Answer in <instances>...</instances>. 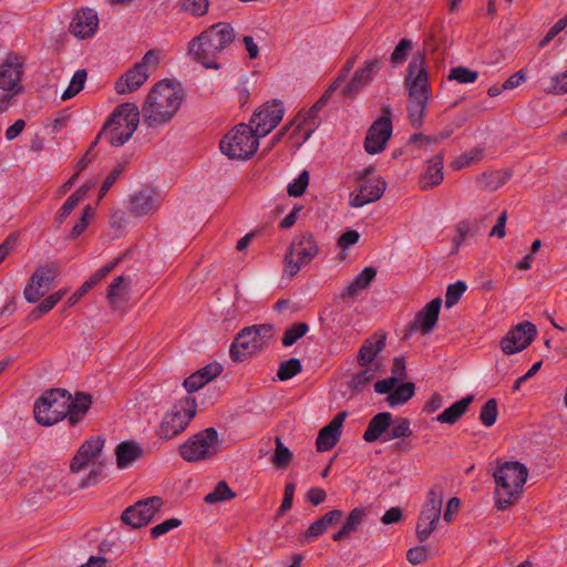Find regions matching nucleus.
<instances>
[{
    "instance_id": "1",
    "label": "nucleus",
    "mask_w": 567,
    "mask_h": 567,
    "mask_svg": "<svg viewBox=\"0 0 567 567\" xmlns=\"http://www.w3.org/2000/svg\"><path fill=\"white\" fill-rule=\"evenodd\" d=\"M404 84L409 93L408 118L412 127L421 128L424 124L427 104L433 99L429 72L425 66V54L420 53L409 63Z\"/></svg>"
},
{
    "instance_id": "2",
    "label": "nucleus",
    "mask_w": 567,
    "mask_h": 567,
    "mask_svg": "<svg viewBox=\"0 0 567 567\" xmlns=\"http://www.w3.org/2000/svg\"><path fill=\"white\" fill-rule=\"evenodd\" d=\"M184 99L183 90L169 80L156 83L142 107L144 122L147 126L167 123L179 110Z\"/></svg>"
},
{
    "instance_id": "3",
    "label": "nucleus",
    "mask_w": 567,
    "mask_h": 567,
    "mask_svg": "<svg viewBox=\"0 0 567 567\" xmlns=\"http://www.w3.org/2000/svg\"><path fill=\"white\" fill-rule=\"evenodd\" d=\"M235 38V30L230 23L217 22L189 42L188 52L205 68L218 69V54L228 48Z\"/></svg>"
},
{
    "instance_id": "4",
    "label": "nucleus",
    "mask_w": 567,
    "mask_h": 567,
    "mask_svg": "<svg viewBox=\"0 0 567 567\" xmlns=\"http://www.w3.org/2000/svg\"><path fill=\"white\" fill-rule=\"evenodd\" d=\"M495 482V506L505 511L515 505L522 496L528 477V468L518 461L496 460L493 471Z\"/></svg>"
},
{
    "instance_id": "5",
    "label": "nucleus",
    "mask_w": 567,
    "mask_h": 567,
    "mask_svg": "<svg viewBox=\"0 0 567 567\" xmlns=\"http://www.w3.org/2000/svg\"><path fill=\"white\" fill-rule=\"evenodd\" d=\"M275 327L271 323L252 324L243 328L235 337L229 354L233 361L241 362L268 347L274 338Z\"/></svg>"
},
{
    "instance_id": "6",
    "label": "nucleus",
    "mask_w": 567,
    "mask_h": 567,
    "mask_svg": "<svg viewBox=\"0 0 567 567\" xmlns=\"http://www.w3.org/2000/svg\"><path fill=\"white\" fill-rule=\"evenodd\" d=\"M260 137L250 124L240 123L220 140L219 148L228 158L248 159L256 153Z\"/></svg>"
},
{
    "instance_id": "7",
    "label": "nucleus",
    "mask_w": 567,
    "mask_h": 567,
    "mask_svg": "<svg viewBox=\"0 0 567 567\" xmlns=\"http://www.w3.org/2000/svg\"><path fill=\"white\" fill-rule=\"evenodd\" d=\"M70 398L71 393L65 389L54 388L44 391L34 403V419L44 426H51L66 419Z\"/></svg>"
},
{
    "instance_id": "8",
    "label": "nucleus",
    "mask_w": 567,
    "mask_h": 567,
    "mask_svg": "<svg viewBox=\"0 0 567 567\" xmlns=\"http://www.w3.org/2000/svg\"><path fill=\"white\" fill-rule=\"evenodd\" d=\"M196 399L185 396L178 400L169 411H167L156 429V435L163 440H171L183 433L189 422L196 415Z\"/></svg>"
},
{
    "instance_id": "9",
    "label": "nucleus",
    "mask_w": 567,
    "mask_h": 567,
    "mask_svg": "<svg viewBox=\"0 0 567 567\" xmlns=\"http://www.w3.org/2000/svg\"><path fill=\"white\" fill-rule=\"evenodd\" d=\"M319 254V246L311 233L298 235L285 255L284 272L288 277L296 276L300 268L309 265Z\"/></svg>"
},
{
    "instance_id": "10",
    "label": "nucleus",
    "mask_w": 567,
    "mask_h": 567,
    "mask_svg": "<svg viewBox=\"0 0 567 567\" xmlns=\"http://www.w3.org/2000/svg\"><path fill=\"white\" fill-rule=\"evenodd\" d=\"M120 111L115 122L109 132L103 135L112 146H122L136 131L140 123V111L135 103H123L115 107L113 112Z\"/></svg>"
},
{
    "instance_id": "11",
    "label": "nucleus",
    "mask_w": 567,
    "mask_h": 567,
    "mask_svg": "<svg viewBox=\"0 0 567 567\" xmlns=\"http://www.w3.org/2000/svg\"><path fill=\"white\" fill-rule=\"evenodd\" d=\"M218 433L215 427H207L189 437L179 446V455L187 462L209 458L217 451Z\"/></svg>"
},
{
    "instance_id": "12",
    "label": "nucleus",
    "mask_w": 567,
    "mask_h": 567,
    "mask_svg": "<svg viewBox=\"0 0 567 567\" xmlns=\"http://www.w3.org/2000/svg\"><path fill=\"white\" fill-rule=\"evenodd\" d=\"M442 504V489L437 486H434L427 493L426 502L422 507L416 524V538L420 543L429 539L431 534L435 530L436 524L440 519Z\"/></svg>"
},
{
    "instance_id": "13",
    "label": "nucleus",
    "mask_w": 567,
    "mask_h": 567,
    "mask_svg": "<svg viewBox=\"0 0 567 567\" xmlns=\"http://www.w3.org/2000/svg\"><path fill=\"white\" fill-rule=\"evenodd\" d=\"M392 109L389 104L381 107V116L369 127L364 138V150L374 155L381 153L392 135Z\"/></svg>"
},
{
    "instance_id": "14",
    "label": "nucleus",
    "mask_w": 567,
    "mask_h": 567,
    "mask_svg": "<svg viewBox=\"0 0 567 567\" xmlns=\"http://www.w3.org/2000/svg\"><path fill=\"white\" fill-rule=\"evenodd\" d=\"M163 504V499L159 496L137 501L124 509L121 519L132 528H141L152 522Z\"/></svg>"
},
{
    "instance_id": "15",
    "label": "nucleus",
    "mask_w": 567,
    "mask_h": 567,
    "mask_svg": "<svg viewBox=\"0 0 567 567\" xmlns=\"http://www.w3.org/2000/svg\"><path fill=\"white\" fill-rule=\"evenodd\" d=\"M59 271L60 266L53 261L39 266L23 290L25 300L30 303L38 302L50 289Z\"/></svg>"
},
{
    "instance_id": "16",
    "label": "nucleus",
    "mask_w": 567,
    "mask_h": 567,
    "mask_svg": "<svg viewBox=\"0 0 567 567\" xmlns=\"http://www.w3.org/2000/svg\"><path fill=\"white\" fill-rule=\"evenodd\" d=\"M284 114L285 107L280 100L268 101L254 112L249 124L255 125V130L264 137L280 123Z\"/></svg>"
},
{
    "instance_id": "17",
    "label": "nucleus",
    "mask_w": 567,
    "mask_h": 567,
    "mask_svg": "<svg viewBox=\"0 0 567 567\" xmlns=\"http://www.w3.org/2000/svg\"><path fill=\"white\" fill-rule=\"evenodd\" d=\"M369 167L359 176L360 185L355 193H351L350 205L352 207H362L381 198L385 190V182L381 177L365 178V175L372 172Z\"/></svg>"
},
{
    "instance_id": "18",
    "label": "nucleus",
    "mask_w": 567,
    "mask_h": 567,
    "mask_svg": "<svg viewBox=\"0 0 567 567\" xmlns=\"http://www.w3.org/2000/svg\"><path fill=\"white\" fill-rule=\"evenodd\" d=\"M537 334L536 326L523 321L512 328L501 340V348L506 354H514L526 349Z\"/></svg>"
},
{
    "instance_id": "19",
    "label": "nucleus",
    "mask_w": 567,
    "mask_h": 567,
    "mask_svg": "<svg viewBox=\"0 0 567 567\" xmlns=\"http://www.w3.org/2000/svg\"><path fill=\"white\" fill-rule=\"evenodd\" d=\"M23 74V61L18 54H9L0 65V89L17 95L23 91L20 84Z\"/></svg>"
},
{
    "instance_id": "20",
    "label": "nucleus",
    "mask_w": 567,
    "mask_h": 567,
    "mask_svg": "<svg viewBox=\"0 0 567 567\" xmlns=\"http://www.w3.org/2000/svg\"><path fill=\"white\" fill-rule=\"evenodd\" d=\"M441 305L442 300L439 297L427 302L415 315L414 320L409 323L405 338L410 337L415 331H420L423 336L431 333L437 323Z\"/></svg>"
},
{
    "instance_id": "21",
    "label": "nucleus",
    "mask_w": 567,
    "mask_h": 567,
    "mask_svg": "<svg viewBox=\"0 0 567 567\" xmlns=\"http://www.w3.org/2000/svg\"><path fill=\"white\" fill-rule=\"evenodd\" d=\"M382 62L379 59L367 61L362 68H359L350 79L347 85L341 90L343 97H355L381 70Z\"/></svg>"
},
{
    "instance_id": "22",
    "label": "nucleus",
    "mask_w": 567,
    "mask_h": 567,
    "mask_svg": "<svg viewBox=\"0 0 567 567\" xmlns=\"http://www.w3.org/2000/svg\"><path fill=\"white\" fill-rule=\"evenodd\" d=\"M99 27V17L91 8H81L70 23V32L79 39L92 38Z\"/></svg>"
},
{
    "instance_id": "23",
    "label": "nucleus",
    "mask_w": 567,
    "mask_h": 567,
    "mask_svg": "<svg viewBox=\"0 0 567 567\" xmlns=\"http://www.w3.org/2000/svg\"><path fill=\"white\" fill-rule=\"evenodd\" d=\"M105 440L102 436H91L82 443L76 454L71 460L70 471L79 473L94 460L104 447Z\"/></svg>"
},
{
    "instance_id": "24",
    "label": "nucleus",
    "mask_w": 567,
    "mask_h": 567,
    "mask_svg": "<svg viewBox=\"0 0 567 567\" xmlns=\"http://www.w3.org/2000/svg\"><path fill=\"white\" fill-rule=\"evenodd\" d=\"M347 415L346 411L339 412L329 424L319 431L316 441L318 452H327L334 447L341 436L342 424Z\"/></svg>"
},
{
    "instance_id": "25",
    "label": "nucleus",
    "mask_w": 567,
    "mask_h": 567,
    "mask_svg": "<svg viewBox=\"0 0 567 567\" xmlns=\"http://www.w3.org/2000/svg\"><path fill=\"white\" fill-rule=\"evenodd\" d=\"M162 197L154 188H143L130 198V210L135 216H145L156 210L162 204Z\"/></svg>"
},
{
    "instance_id": "26",
    "label": "nucleus",
    "mask_w": 567,
    "mask_h": 567,
    "mask_svg": "<svg viewBox=\"0 0 567 567\" xmlns=\"http://www.w3.org/2000/svg\"><path fill=\"white\" fill-rule=\"evenodd\" d=\"M323 107L317 102L305 113L299 112L293 120L290 121V125H295L293 132L290 134V138L295 137L299 132L303 131L301 143H305L310 138L312 133L320 124L319 112Z\"/></svg>"
},
{
    "instance_id": "27",
    "label": "nucleus",
    "mask_w": 567,
    "mask_h": 567,
    "mask_svg": "<svg viewBox=\"0 0 567 567\" xmlns=\"http://www.w3.org/2000/svg\"><path fill=\"white\" fill-rule=\"evenodd\" d=\"M223 369V365L218 362L208 363L204 368L195 371L189 377H187L184 380L183 385L188 393L196 392L204 385L209 383L212 380L220 375Z\"/></svg>"
},
{
    "instance_id": "28",
    "label": "nucleus",
    "mask_w": 567,
    "mask_h": 567,
    "mask_svg": "<svg viewBox=\"0 0 567 567\" xmlns=\"http://www.w3.org/2000/svg\"><path fill=\"white\" fill-rule=\"evenodd\" d=\"M393 424V415L390 412H380L372 416L363 433V440L368 443L385 442L384 436Z\"/></svg>"
},
{
    "instance_id": "29",
    "label": "nucleus",
    "mask_w": 567,
    "mask_h": 567,
    "mask_svg": "<svg viewBox=\"0 0 567 567\" xmlns=\"http://www.w3.org/2000/svg\"><path fill=\"white\" fill-rule=\"evenodd\" d=\"M92 405V395L76 391L74 396L71 395L70 401L68 402V415L66 420L70 426H76L80 424L85 415L87 414L90 408Z\"/></svg>"
},
{
    "instance_id": "30",
    "label": "nucleus",
    "mask_w": 567,
    "mask_h": 567,
    "mask_svg": "<svg viewBox=\"0 0 567 567\" xmlns=\"http://www.w3.org/2000/svg\"><path fill=\"white\" fill-rule=\"evenodd\" d=\"M148 78V72L143 71L142 64H134L115 82L118 94H127L140 89Z\"/></svg>"
},
{
    "instance_id": "31",
    "label": "nucleus",
    "mask_w": 567,
    "mask_h": 567,
    "mask_svg": "<svg viewBox=\"0 0 567 567\" xmlns=\"http://www.w3.org/2000/svg\"><path fill=\"white\" fill-rule=\"evenodd\" d=\"M386 336L384 333H374L364 340L360 347L357 360L360 367H368L374 358L384 349Z\"/></svg>"
},
{
    "instance_id": "32",
    "label": "nucleus",
    "mask_w": 567,
    "mask_h": 567,
    "mask_svg": "<svg viewBox=\"0 0 567 567\" xmlns=\"http://www.w3.org/2000/svg\"><path fill=\"white\" fill-rule=\"evenodd\" d=\"M443 178V155L436 154L429 159L425 172L420 176V188L426 190L436 187Z\"/></svg>"
},
{
    "instance_id": "33",
    "label": "nucleus",
    "mask_w": 567,
    "mask_h": 567,
    "mask_svg": "<svg viewBox=\"0 0 567 567\" xmlns=\"http://www.w3.org/2000/svg\"><path fill=\"white\" fill-rule=\"evenodd\" d=\"M116 465L120 470L131 466L144 456V451L135 441H123L115 449Z\"/></svg>"
},
{
    "instance_id": "34",
    "label": "nucleus",
    "mask_w": 567,
    "mask_h": 567,
    "mask_svg": "<svg viewBox=\"0 0 567 567\" xmlns=\"http://www.w3.org/2000/svg\"><path fill=\"white\" fill-rule=\"evenodd\" d=\"M343 516V512L341 509H332L320 516L317 520H315L307 532L305 533V538L307 540L315 539L321 535H323L327 529L338 523Z\"/></svg>"
},
{
    "instance_id": "35",
    "label": "nucleus",
    "mask_w": 567,
    "mask_h": 567,
    "mask_svg": "<svg viewBox=\"0 0 567 567\" xmlns=\"http://www.w3.org/2000/svg\"><path fill=\"white\" fill-rule=\"evenodd\" d=\"M473 400V395H466L463 399L454 402L451 406L446 408L436 416V421L445 424H455L466 412Z\"/></svg>"
},
{
    "instance_id": "36",
    "label": "nucleus",
    "mask_w": 567,
    "mask_h": 567,
    "mask_svg": "<svg viewBox=\"0 0 567 567\" xmlns=\"http://www.w3.org/2000/svg\"><path fill=\"white\" fill-rule=\"evenodd\" d=\"M89 192V186L83 185L79 189H76L73 194H71L62 207L60 208L58 215L54 218L55 228H60L65 219L71 215L73 209L82 202Z\"/></svg>"
},
{
    "instance_id": "37",
    "label": "nucleus",
    "mask_w": 567,
    "mask_h": 567,
    "mask_svg": "<svg viewBox=\"0 0 567 567\" xmlns=\"http://www.w3.org/2000/svg\"><path fill=\"white\" fill-rule=\"evenodd\" d=\"M511 177L512 173L507 171H489L477 177V184L483 190L493 192L505 185Z\"/></svg>"
},
{
    "instance_id": "38",
    "label": "nucleus",
    "mask_w": 567,
    "mask_h": 567,
    "mask_svg": "<svg viewBox=\"0 0 567 567\" xmlns=\"http://www.w3.org/2000/svg\"><path fill=\"white\" fill-rule=\"evenodd\" d=\"M377 268L369 266L360 271L342 293L343 297H353L368 288L377 277Z\"/></svg>"
},
{
    "instance_id": "39",
    "label": "nucleus",
    "mask_w": 567,
    "mask_h": 567,
    "mask_svg": "<svg viewBox=\"0 0 567 567\" xmlns=\"http://www.w3.org/2000/svg\"><path fill=\"white\" fill-rule=\"evenodd\" d=\"M415 393V384L413 382H405L395 385L390 395L385 398L389 406L394 408L405 404Z\"/></svg>"
},
{
    "instance_id": "40",
    "label": "nucleus",
    "mask_w": 567,
    "mask_h": 567,
    "mask_svg": "<svg viewBox=\"0 0 567 567\" xmlns=\"http://www.w3.org/2000/svg\"><path fill=\"white\" fill-rule=\"evenodd\" d=\"M362 368L363 370L353 374L348 384L349 389L351 390V395L362 392L375 377V370H373L369 365Z\"/></svg>"
},
{
    "instance_id": "41",
    "label": "nucleus",
    "mask_w": 567,
    "mask_h": 567,
    "mask_svg": "<svg viewBox=\"0 0 567 567\" xmlns=\"http://www.w3.org/2000/svg\"><path fill=\"white\" fill-rule=\"evenodd\" d=\"M128 281L130 280L126 279L124 276H117L110 284V286L107 288L106 299L113 309L118 308L117 303L124 296L127 285H128Z\"/></svg>"
},
{
    "instance_id": "42",
    "label": "nucleus",
    "mask_w": 567,
    "mask_h": 567,
    "mask_svg": "<svg viewBox=\"0 0 567 567\" xmlns=\"http://www.w3.org/2000/svg\"><path fill=\"white\" fill-rule=\"evenodd\" d=\"M413 434L411 421L408 417H393V424L389 430V434L384 436V441L410 437Z\"/></svg>"
},
{
    "instance_id": "43",
    "label": "nucleus",
    "mask_w": 567,
    "mask_h": 567,
    "mask_svg": "<svg viewBox=\"0 0 567 567\" xmlns=\"http://www.w3.org/2000/svg\"><path fill=\"white\" fill-rule=\"evenodd\" d=\"M236 496L228 484L225 481H220L216 484L213 492L208 493L204 501L207 504H215L219 502L230 501Z\"/></svg>"
},
{
    "instance_id": "44",
    "label": "nucleus",
    "mask_w": 567,
    "mask_h": 567,
    "mask_svg": "<svg viewBox=\"0 0 567 567\" xmlns=\"http://www.w3.org/2000/svg\"><path fill=\"white\" fill-rule=\"evenodd\" d=\"M309 330V326L306 322H296L288 327L281 338L284 347H291L299 339H301Z\"/></svg>"
},
{
    "instance_id": "45",
    "label": "nucleus",
    "mask_w": 567,
    "mask_h": 567,
    "mask_svg": "<svg viewBox=\"0 0 567 567\" xmlns=\"http://www.w3.org/2000/svg\"><path fill=\"white\" fill-rule=\"evenodd\" d=\"M302 370V365L299 359L290 358L279 364L277 371V378L280 381H288L299 374Z\"/></svg>"
},
{
    "instance_id": "46",
    "label": "nucleus",
    "mask_w": 567,
    "mask_h": 567,
    "mask_svg": "<svg viewBox=\"0 0 567 567\" xmlns=\"http://www.w3.org/2000/svg\"><path fill=\"white\" fill-rule=\"evenodd\" d=\"M292 460L291 451L285 446L279 436L276 437V449L272 455V464L277 468H285Z\"/></svg>"
},
{
    "instance_id": "47",
    "label": "nucleus",
    "mask_w": 567,
    "mask_h": 567,
    "mask_svg": "<svg viewBox=\"0 0 567 567\" xmlns=\"http://www.w3.org/2000/svg\"><path fill=\"white\" fill-rule=\"evenodd\" d=\"M447 79L461 84L474 83L478 79V72L465 66H455L450 70Z\"/></svg>"
},
{
    "instance_id": "48",
    "label": "nucleus",
    "mask_w": 567,
    "mask_h": 567,
    "mask_svg": "<svg viewBox=\"0 0 567 567\" xmlns=\"http://www.w3.org/2000/svg\"><path fill=\"white\" fill-rule=\"evenodd\" d=\"M178 6L181 11L190 13L194 17H203L207 13L209 8L208 0H179Z\"/></svg>"
},
{
    "instance_id": "49",
    "label": "nucleus",
    "mask_w": 567,
    "mask_h": 567,
    "mask_svg": "<svg viewBox=\"0 0 567 567\" xmlns=\"http://www.w3.org/2000/svg\"><path fill=\"white\" fill-rule=\"evenodd\" d=\"M498 415L497 401L492 398L488 399L481 409L480 420L481 422L489 427L495 424Z\"/></svg>"
},
{
    "instance_id": "50",
    "label": "nucleus",
    "mask_w": 567,
    "mask_h": 567,
    "mask_svg": "<svg viewBox=\"0 0 567 567\" xmlns=\"http://www.w3.org/2000/svg\"><path fill=\"white\" fill-rule=\"evenodd\" d=\"M545 93L554 95L567 94V71L555 74L549 80V85L544 89Z\"/></svg>"
},
{
    "instance_id": "51",
    "label": "nucleus",
    "mask_w": 567,
    "mask_h": 567,
    "mask_svg": "<svg viewBox=\"0 0 567 567\" xmlns=\"http://www.w3.org/2000/svg\"><path fill=\"white\" fill-rule=\"evenodd\" d=\"M475 230L473 228V224L468 220H462L456 225V235L453 238L454 249L451 251V255H454L458 251L460 246L465 241V239L474 235Z\"/></svg>"
},
{
    "instance_id": "52",
    "label": "nucleus",
    "mask_w": 567,
    "mask_h": 567,
    "mask_svg": "<svg viewBox=\"0 0 567 567\" xmlns=\"http://www.w3.org/2000/svg\"><path fill=\"white\" fill-rule=\"evenodd\" d=\"M310 175L307 169H303L297 178L288 184L287 192L289 196L299 197L305 194L309 185Z\"/></svg>"
},
{
    "instance_id": "53",
    "label": "nucleus",
    "mask_w": 567,
    "mask_h": 567,
    "mask_svg": "<svg viewBox=\"0 0 567 567\" xmlns=\"http://www.w3.org/2000/svg\"><path fill=\"white\" fill-rule=\"evenodd\" d=\"M466 284L462 280L449 285L445 293V307L451 308L455 306L466 291Z\"/></svg>"
},
{
    "instance_id": "54",
    "label": "nucleus",
    "mask_w": 567,
    "mask_h": 567,
    "mask_svg": "<svg viewBox=\"0 0 567 567\" xmlns=\"http://www.w3.org/2000/svg\"><path fill=\"white\" fill-rule=\"evenodd\" d=\"M364 516L365 509L355 507L348 514L341 527L350 535L358 529L359 525L363 522Z\"/></svg>"
},
{
    "instance_id": "55",
    "label": "nucleus",
    "mask_w": 567,
    "mask_h": 567,
    "mask_svg": "<svg viewBox=\"0 0 567 567\" xmlns=\"http://www.w3.org/2000/svg\"><path fill=\"white\" fill-rule=\"evenodd\" d=\"M125 169V163H118L105 177L103 181L100 190H99V199H102L106 193L111 189V187L115 184L118 177Z\"/></svg>"
},
{
    "instance_id": "56",
    "label": "nucleus",
    "mask_w": 567,
    "mask_h": 567,
    "mask_svg": "<svg viewBox=\"0 0 567 567\" xmlns=\"http://www.w3.org/2000/svg\"><path fill=\"white\" fill-rule=\"evenodd\" d=\"M412 49V41L410 39H401L391 54L390 61L398 65L408 59V54Z\"/></svg>"
},
{
    "instance_id": "57",
    "label": "nucleus",
    "mask_w": 567,
    "mask_h": 567,
    "mask_svg": "<svg viewBox=\"0 0 567 567\" xmlns=\"http://www.w3.org/2000/svg\"><path fill=\"white\" fill-rule=\"evenodd\" d=\"M181 524L182 520L178 518L166 519L151 528V537L154 539L158 538L159 536L165 535L172 529L179 527Z\"/></svg>"
},
{
    "instance_id": "58",
    "label": "nucleus",
    "mask_w": 567,
    "mask_h": 567,
    "mask_svg": "<svg viewBox=\"0 0 567 567\" xmlns=\"http://www.w3.org/2000/svg\"><path fill=\"white\" fill-rule=\"evenodd\" d=\"M123 257L120 256L113 259L111 262L97 269L87 281L91 282L93 287H95L103 278H105L121 261Z\"/></svg>"
},
{
    "instance_id": "59",
    "label": "nucleus",
    "mask_w": 567,
    "mask_h": 567,
    "mask_svg": "<svg viewBox=\"0 0 567 567\" xmlns=\"http://www.w3.org/2000/svg\"><path fill=\"white\" fill-rule=\"evenodd\" d=\"M295 489H296V484L293 482H289L286 484L284 498H282L281 505L279 506V508L277 511V516L285 515L292 507Z\"/></svg>"
},
{
    "instance_id": "60",
    "label": "nucleus",
    "mask_w": 567,
    "mask_h": 567,
    "mask_svg": "<svg viewBox=\"0 0 567 567\" xmlns=\"http://www.w3.org/2000/svg\"><path fill=\"white\" fill-rule=\"evenodd\" d=\"M406 559L412 565H420L427 559V550L424 546H415L408 550Z\"/></svg>"
},
{
    "instance_id": "61",
    "label": "nucleus",
    "mask_w": 567,
    "mask_h": 567,
    "mask_svg": "<svg viewBox=\"0 0 567 567\" xmlns=\"http://www.w3.org/2000/svg\"><path fill=\"white\" fill-rule=\"evenodd\" d=\"M120 114V111L117 112H112L111 115L106 118L105 123L103 124L101 131L99 132V134L96 135V137L91 142L90 146H89V150L86 151L87 154H93V150L95 148V146L99 144V142L101 141V138L103 137L104 134H106L110 130V127L112 126V124L115 122V118L118 116Z\"/></svg>"
},
{
    "instance_id": "62",
    "label": "nucleus",
    "mask_w": 567,
    "mask_h": 567,
    "mask_svg": "<svg viewBox=\"0 0 567 567\" xmlns=\"http://www.w3.org/2000/svg\"><path fill=\"white\" fill-rule=\"evenodd\" d=\"M65 295V291L64 290H59L56 292H53L51 295H49L40 305H39V310L40 311H45L47 313L49 311H51L55 305H58L61 299L64 297Z\"/></svg>"
},
{
    "instance_id": "63",
    "label": "nucleus",
    "mask_w": 567,
    "mask_h": 567,
    "mask_svg": "<svg viewBox=\"0 0 567 567\" xmlns=\"http://www.w3.org/2000/svg\"><path fill=\"white\" fill-rule=\"evenodd\" d=\"M398 384V378L389 377L383 380H379L374 383V391L379 394H388L392 392L394 386Z\"/></svg>"
},
{
    "instance_id": "64",
    "label": "nucleus",
    "mask_w": 567,
    "mask_h": 567,
    "mask_svg": "<svg viewBox=\"0 0 567 567\" xmlns=\"http://www.w3.org/2000/svg\"><path fill=\"white\" fill-rule=\"evenodd\" d=\"M360 235L357 230H347L338 239V246L346 249L359 241Z\"/></svg>"
}]
</instances>
